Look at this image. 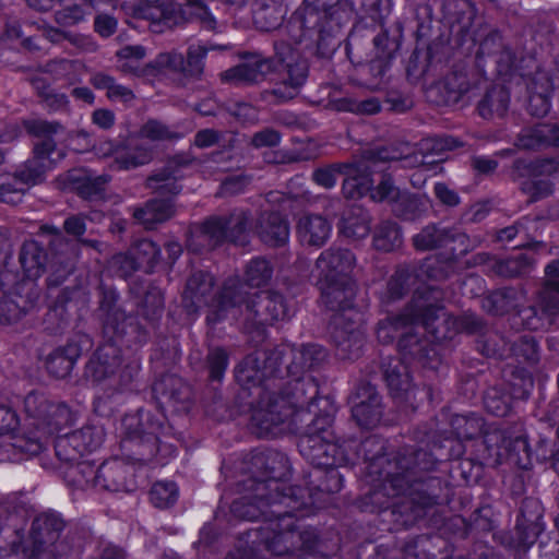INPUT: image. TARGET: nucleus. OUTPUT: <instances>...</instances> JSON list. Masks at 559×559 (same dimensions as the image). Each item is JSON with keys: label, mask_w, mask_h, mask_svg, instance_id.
Listing matches in <instances>:
<instances>
[{"label": "nucleus", "mask_w": 559, "mask_h": 559, "mask_svg": "<svg viewBox=\"0 0 559 559\" xmlns=\"http://www.w3.org/2000/svg\"><path fill=\"white\" fill-rule=\"evenodd\" d=\"M273 274L270 262L262 258L252 259L246 269L247 283L252 287L266 284Z\"/></svg>", "instance_id": "46"}, {"label": "nucleus", "mask_w": 559, "mask_h": 559, "mask_svg": "<svg viewBox=\"0 0 559 559\" xmlns=\"http://www.w3.org/2000/svg\"><path fill=\"white\" fill-rule=\"evenodd\" d=\"M138 136L150 142H164L180 138L171 127L156 119H150L143 123Z\"/></svg>", "instance_id": "43"}, {"label": "nucleus", "mask_w": 559, "mask_h": 559, "mask_svg": "<svg viewBox=\"0 0 559 559\" xmlns=\"http://www.w3.org/2000/svg\"><path fill=\"white\" fill-rule=\"evenodd\" d=\"M250 182L251 178L243 174L229 176L222 182L219 193L222 195L239 194L246 190Z\"/></svg>", "instance_id": "57"}, {"label": "nucleus", "mask_w": 559, "mask_h": 559, "mask_svg": "<svg viewBox=\"0 0 559 559\" xmlns=\"http://www.w3.org/2000/svg\"><path fill=\"white\" fill-rule=\"evenodd\" d=\"M173 213V204L168 200H152L143 207L135 209L133 216L146 228H152L154 224L171 217Z\"/></svg>", "instance_id": "38"}, {"label": "nucleus", "mask_w": 559, "mask_h": 559, "mask_svg": "<svg viewBox=\"0 0 559 559\" xmlns=\"http://www.w3.org/2000/svg\"><path fill=\"white\" fill-rule=\"evenodd\" d=\"M559 313V300L557 297H551L543 305L542 312L535 307H525L515 314L514 321H521L522 325L528 330H540L550 324L551 318Z\"/></svg>", "instance_id": "33"}, {"label": "nucleus", "mask_w": 559, "mask_h": 559, "mask_svg": "<svg viewBox=\"0 0 559 559\" xmlns=\"http://www.w3.org/2000/svg\"><path fill=\"white\" fill-rule=\"evenodd\" d=\"M433 191L436 198L447 206H456L460 203L459 194L443 182H437Z\"/></svg>", "instance_id": "62"}, {"label": "nucleus", "mask_w": 559, "mask_h": 559, "mask_svg": "<svg viewBox=\"0 0 559 559\" xmlns=\"http://www.w3.org/2000/svg\"><path fill=\"white\" fill-rule=\"evenodd\" d=\"M459 141L454 138L447 136L440 139L426 140L423 143V150H432L436 153H440L442 151H451L459 146Z\"/></svg>", "instance_id": "63"}, {"label": "nucleus", "mask_w": 559, "mask_h": 559, "mask_svg": "<svg viewBox=\"0 0 559 559\" xmlns=\"http://www.w3.org/2000/svg\"><path fill=\"white\" fill-rule=\"evenodd\" d=\"M213 284L212 275L205 272L200 271L189 277L182 295V302L188 312H194L203 306H211L212 310L207 317H215L222 293H219L217 298H212ZM206 319L210 323L217 322L211 321L209 318Z\"/></svg>", "instance_id": "17"}, {"label": "nucleus", "mask_w": 559, "mask_h": 559, "mask_svg": "<svg viewBox=\"0 0 559 559\" xmlns=\"http://www.w3.org/2000/svg\"><path fill=\"white\" fill-rule=\"evenodd\" d=\"M323 305L333 312L329 330L336 345L337 356L354 359L364 345L362 313L356 307V278L317 284Z\"/></svg>", "instance_id": "3"}, {"label": "nucleus", "mask_w": 559, "mask_h": 559, "mask_svg": "<svg viewBox=\"0 0 559 559\" xmlns=\"http://www.w3.org/2000/svg\"><path fill=\"white\" fill-rule=\"evenodd\" d=\"M527 90V108L531 115L544 117L550 109L552 81L548 72L538 69L534 75L525 78L521 74Z\"/></svg>", "instance_id": "21"}, {"label": "nucleus", "mask_w": 559, "mask_h": 559, "mask_svg": "<svg viewBox=\"0 0 559 559\" xmlns=\"http://www.w3.org/2000/svg\"><path fill=\"white\" fill-rule=\"evenodd\" d=\"M511 353L523 361L534 364L538 360L536 341L530 335L520 336L510 347Z\"/></svg>", "instance_id": "48"}, {"label": "nucleus", "mask_w": 559, "mask_h": 559, "mask_svg": "<svg viewBox=\"0 0 559 559\" xmlns=\"http://www.w3.org/2000/svg\"><path fill=\"white\" fill-rule=\"evenodd\" d=\"M207 49L201 46H191L188 50L187 62L181 53L166 52L160 53L155 62L159 68L169 69L178 72H188L190 74H200L203 70L202 59Z\"/></svg>", "instance_id": "26"}, {"label": "nucleus", "mask_w": 559, "mask_h": 559, "mask_svg": "<svg viewBox=\"0 0 559 559\" xmlns=\"http://www.w3.org/2000/svg\"><path fill=\"white\" fill-rule=\"evenodd\" d=\"M401 158L389 155L386 150H380L371 153L366 160L357 165L333 164L318 168L312 173V180L325 189H331L336 185L337 177L345 174L347 178L343 183V191L349 198L362 197L369 192L372 186L370 174L378 170V163L384 160L397 162Z\"/></svg>", "instance_id": "11"}, {"label": "nucleus", "mask_w": 559, "mask_h": 559, "mask_svg": "<svg viewBox=\"0 0 559 559\" xmlns=\"http://www.w3.org/2000/svg\"><path fill=\"white\" fill-rule=\"evenodd\" d=\"M130 250L139 267L146 272L154 267L160 255V249L148 239L139 240Z\"/></svg>", "instance_id": "42"}, {"label": "nucleus", "mask_w": 559, "mask_h": 559, "mask_svg": "<svg viewBox=\"0 0 559 559\" xmlns=\"http://www.w3.org/2000/svg\"><path fill=\"white\" fill-rule=\"evenodd\" d=\"M128 320L129 318L120 309L115 308L108 313L104 324V333L108 342L97 348L85 368L87 379L95 383L107 381L108 386L117 391L126 388L139 369L136 364H129L119 370L121 358L117 341L126 333Z\"/></svg>", "instance_id": "8"}, {"label": "nucleus", "mask_w": 559, "mask_h": 559, "mask_svg": "<svg viewBox=\"0 0 559 559\" xmlns=\"http://www.w3.org/2000/svg\"><path fill=\"white\" fill-rule=\"evenodd\" d=\"M154 159V150L144 144L120 143L117 157L111 162L114 170H132L148 165Z\"/></svg>", "instance_id": "28"}, {"label": "nucleus", "mask_w": 559, "mask_h": 559, "mask_svg": "<svg viewBox=\"0 0 559 559\" xmlns=\"http://www.w3.org/2000/svg\"><path fill=\"white\" fill-rule=\"evenodd\" d=\"M63 527V521L57 514L38 515L32 524L34 548L29 559H56V543Z\"/></svg>", "instance_id": "16"}, {"label": "nucleus", "mask_w": 559, "mask_h": 559, "mask_svg": "<svg viewBox=\"0 0 559 559\" xmlns=\"http://www.w3.org/2000/svg\"><path fill=\"white\" fill-rule=\"evenodd\" d=\"M501 436V445H499L498 461L501 462L504 459L516 461V452L525 450L527 443L522 437Z\"/></svg>", "instance_id": "51"}, {"label": "nucleus", "mask_w": 559, "mask_h": 559, "mask_svg": "<svg viewBox=\"0 0 559 559\" xmlns=\"http://www.w3.org/2000/svg\"><path fill=\"white\" fill-rule=\"evenodd\" d=\"M371 198L374 201H386L392 204H395L396 200L401 198V191L392 181L390 176L383 175L381 181L378 183V186L371 190Z\"/></svg>", "instance_id": "49"}, {"label": "nucleus", "mask_w": 559, "mask_h": 559, "mask_svg": "<svg viewBox=\"0 0 559 559\" xmlns=\"http://www.w3.org/2000/svg\"><path fill=\"white\" fill-rule=\"evenodd\" d=\"M104 439V427L88 424L79 430L58 437L55 443L56 455L66 463H76L84 454L97 450Z\"/></svg>", "instance_id": "14"}, {"label": "nucleus", "mask_w": 559, "mask_h": 559, "mask_svg": "<svg viewBox=\"0 0 559 559\" xmlns=\"http://www.w3.org/2000/svg\"><path fill=\"white\" fill-rule=\"evenodd\" d=\"M286 71L287 78L272 91V94L281 102L292 99L297 95L299 87L307 79L308 68L305 61L299 60L294 63L288 62Z\"/></svg>", "instance_id": "34"}, {"label": "nucleus", "mask_w": 559, "mask_h": 559, "mask_svg": "<svg viewBox=\"0 0 559 559\" xmlns=\"http://www.w3.org/2000/svg\"><path fill=\"white\" fill-rule=\"evenodd\" d=\"M19 428L20 419L16 412L9 406L0 405V437L5 438L0 444V451L3 452L1 460L17 461L26 454V451L12 445L15 437L25 436V431L20 432Z\"/></svg>", "instance_id": "24"}, {"label": "nucleus", "mask_w": 559, "mask_h": 559, "mask_svg": "<svg viewBox=\"0 0 559 559\" xmlns=\"http://www.w3.org/2000/svg\"><path fill=\"white\" fill-rule=\"evenodd\" d=\"M23 412L27 432L25 431V436L15 437L12 445L26 451V455L38 454L47 439L73 421V415L66 404L38 391H32L24 397Z\"/></svg>", "instance_id": "7"}, {"label": "nucleus", "mask_w": 559, "mask_h": 559, "mask_svg": "<svg viewBox=\"0 0 559 559\" xmlns=\"http://www.w3.org/2000/svg\"><path fill=\"white\" fill-rule=\"evenodd\" d=\"M427 206L428 199L426 197L413 195L403 191L394 204V211L404 219H415L427 210Z\"/></svg>", "instance_id": "41"}, {"label": "nucleus", "mask_w": 559, "mask_h": 559, "mask_svg": "<svg viewBox=\"0 0 559 559\" xmlns=\"http://www.w3.org/2000/svg\"><path fill=\"white\" fill-rule=\"evenodd\" d=\"M520 294L513 288H502L491 293V313L503 314L519 305Z\"/></svg>", "instance_id": "47"}, {"label": "nucleus", "mask_w": 559, "mask_h": 559, "mask_svg": "<svg viewBox=\"0 0 559 559\" xmlns=\"http://www.w3.org/2000/svg\"><path fill=\"white\" fill-rule=\"evenodd\" d=\"M407 486L408 479L404 472L392 473L386 471L381 487L374 489L369 499L379 510H384L390 507L389 498L404 493Z\"/></svg>", "instance_id": "32"}, {"label": "nucleus", "mask_w": 559, "mask_h": 559, "mask_svg": "<svg viewBox=\"0 0 559 559\" xmlns=\"http://www.w3.org/2000/svg\"><path fill=\"white\" fill-rule=\"evenodd\" d=\"M402 234L396 223L384 221L380 223L373 233V247L381 251H393L401 247Z\"/></svg>", "instance_id": "39"}, {"label": "nucleus", "mask_w": 559, "mask_h": 559, "mask_svg": "<svg viewBox=\"0 0 559 559\" xmlns=\"http://www.w3.org/2000/svg\"><path fill=\"white\" fill-rule=\"evenodd\" d=\"M150 497L156 508H168L177 501L178 487L173 481H157L153 485Z\"/></svg>", "instance_id": "45"}, {"label": "nucleus", "mask_w": 559, "mask_h": 559, "mask_svg": "<svg viewBox=\"0 0 559 559\" xmlns=\"http://www.w3.org/2000/svg\"><path fill=\"white\" fill-rule=\"evenodd\" d=\"M37 297L33 283H22L13 292L5 294L0 301V323L17 322L34 309Z\"/></svg>", "instance_id": "19"}, {"label": "nucleus", "mask_w": 559, "mask_h": 559, "mask_svg": "<svg viewBox=\"0 0 559 559\" xmlns=\"http://www.w3.org/2000/svg\"><path fill=\"white\" fill-rule=\"evenodd\" d=\"M437 88L444 93V104H455L464 96L476 98L481 96L479 102V115L486 117L489 114L487 97L489 95V82L486 75V59L481 52L476 56V73L468 78L463 72L453 71L444 76Z\"/></svg>", "instance_id": "12"}, {"label": "nucleus", "mask_w": 559, "mask_h": 559, "mask_svg": "<svg viewBox=\"0 0 559 559\" xmlns=\"http://www.w3.org/2000/svg\"><path fill=\"white\" fill-rule=\"evenodd\" d=\"M306 506V490L300 487L287 486L275 476L257 481L253 488L252 501L245 506L237 501L233 510L240 516L254 521L262 516H275L276 522L270 523L267 530L274 533L267 539V549L276 556H283L296 550H311L314 545V533L297 531L293 512Z\"/></svg>", "instance_id": "1"}, {"label": "nucleus", "mask_w": 559, "mask_h": 559, "mask_svg": "<svg viewBox=\"0 0 559 559\" xmlns=\"http://www.w3.org/2000/svg\"><path fill=\"white\" fill-rule=\"evenodd\" d=\"M41 84L40 80L34 81L35 88L50 110L57 111L67 107L68 98L64 94L55 93L48 86H41Z\"/></svg>", "instance_id": "53"}, {"label": "nucleus", "mask_w": 559, "mask_h": 559, "mask_svg": "<svg viewBox=\"0 0 559 559\" xmlns=\"http://www.w3.org/2000/svg\"><path fill=\"white\" fill-rule=\"evenodd\" d=\"M111 266L116 269L121 276H128L140 269L134 255L131 253V250L127 253L116 254L111 259Z\"/></svg>", "instance_id": "59"}, {"label": "nucleus", "mask_w": 559, "mask_h": 559, "mask_svg": "<svg viewBox=\"0 0 559 559\" xmlns=\"http://www.w3.org/2000/svg\"><path fill=\"white\" fill-rule=\"evenodd\" d=\"M164 307V298L162 292L153 288L144 297V308L147 309V316L155 319L162 313Z\"/></svg>", "instance_id": "60"}, {"label": "nucleus", "mask_w": 559, "mask_h": 559, "mask_svg": "<svg viewBox=\"0 0 559 559\" xmlns=\"http://www.w3.org/2000/svg\"><path fill=\"white\" fill-rule=\"evenodd\" d=\"M274 70V61L254 55L221 74L222 81L237 86L263 81Z\"/></svg>", "instance_id": "20"}, {"label": "nucleus", "mask_w": 559, "mask_h": 559, "mask_svg": "<svg viewBox=\"0 0 559 559\" xmlns=\"http://www.w3.org/2000/svg\"><path fill=\"white\" fill-rule=\"evenodd\" d=\"M174 10L169 9H163L158 7H150V5H142L140 9V15L152 22V27L154 32H160L162 28H159L160 23L165 22L166 20H169Z\"/></svg>", "instance_id": "56"}, {"label": "nucleus", "mask_w": 559, "mask_h": 559, "mask_svg": "<svg viewBox=\"0 0 559 559\" xmlns=\"http://www.w3.org/2000/svg\"><path fill=\"white\" fill-rule=\"evenodd\" d=\"M20 263L28 283L37 280L45 271L46 253L36 241H26L22 246Z\"/></svg>", "instance_id": "36"}, {"label": "nucleus", "mask_w": 559, "mask_h": 559, "mask_svg": "<svg viewBox=\"0 0 559 559\" xmlns=\"http://www.w3.org/2000/svg\"><path fill=\"white\" fill-rule=\"evenodd\" d=\"M85 12L78 3L66 5L56 11L55 20L61 26H72L84 20Z\"/></svg>", "instance_id": "54"}, {"label": "nucleus", "mask_w": 559, "mask_h": 559, "mask_svg": "<svg viewBox=\"0 0 559 559\" xmlns=\"http://www.w3.org/2000/svg\"><path fill=\"white\" fill-rule=\"evenodd\" d=\"M357 258L345 248L331 247L323 250L316 260L313 275L317 284L355 278Z\"/></svg>", "instance_id": "15"}, {"label": "nucleus", "mask_w": 559, "mask_h": 559, "mask_svg": "<svg viewBox=\"0 0 559 559\" xmlns=\"http://www.w3.org/2000/svg\"><path fill=\"white\" fill-rule=\"evenodd\" d=\"M382 367L391 394L395 399L408 401L412 394V384L406 365L399 358H391L388 362H383Z\"/></svg>", "instance_id": "30"}, {"label": "nucleus", "mask_w": 559, "mask_h": 559, "mask_svg": "<svg viewBox=\"0 0 559 559\" xmlns=\"http://www.w3.org/2000/svg\"><path fill=\"white\" fill-rule=\"evenodd\" d=\"M371 217L360 206H352L344 211L337 225L340 234L349 240H360L370 233Z\"/></svg>", "instance_id": "29"}, {"label": "nucleus", "mask_w": 559, "mask_h": 559, "mask_svg": "<svg viewBox=\"0 0 559 559\" xmlns=\"http://www.w3.org/2000/svg\"><path fill=\"white\" fill-rule=\"evenodd\" d=\"M109 181L110 177L108 175L86 174L79 179L76 190L85 199L100 198Z\"/></svg>", "instance_id": "44"}, {"label": "nucleus", "mask_w": 559, "mask_h": 559, "mask_svg": "<svg viewBox=\"0 0 559 559\" xmlns=\"http://www.w3.org/2000/svg\"><path fill=\"white\" fill-rule=\"evenodd\" d=\"M210 378L221 381L228 366V355L223 348H214L207 355Z\"/></svg>", "instance_id": "50"}, {"label": "nucleus", "mask_w": 559, "mask_h": 559, "mask_svg": "<svg viewBox=\"0 0 559 559\" xmlns=\"http://www.w3.org/2000/svg\"><path fill=\"white\" fill-rule=\"evenodd\" d=\"M129 466L119 460L108 461L97 468L94 478V488L108 491L130 490L127 475Z\"/></svg>", "instance_id": "27"}, {"label": "nucleus", "mask_w": 559, "mask_h": 559, "mask_svg": "<svg viewBox=\"0 0 559 559\" xmlns=\"http://www.w3.org/2000/svg\"><path fill=\"white\" fill-rule=\"evenodd\" d=\"M332 234V224L321 214L305 213L296 223V235L301 245L321 248Z\"/></svg>", "instance_id": "23"}, {"label": "nucleus", "mask_w": 559, "mask_h": 559, "mask_svg": "<svg viewBox=\"0 0 559 559\" xmlns=\"http://www.w3.org/2000/svg\"><path fill=\"white\" fill-rule=\"evenodd\" d=\"M215 317L211 321H221L226 318L239 319L253 325H271L290 317V307L283 295L273 290L255 293L249 296L245 285L238 278H229L218 301Z\"/></svg>", "instance_id": "5"}, {"label": "nucleus", "mask_w": 559, "mask_h": 559, "mask_svg": "<svg viewBox=\"0 0 559 559\" xmlns=\"http://www.w3.org/2000/svg\"><path fill=\"white\" fill-rule=\"evenodd\" d=\"M448 322L442 307L427 302L417 297L406 311L397 317L382 321L377 330L379 341L390 343L399 337V347L404 354L421 359L428 356L427 342L418 337V330L429 332L433 341H441L447 334L441 332L436 322Z\"/></svg>", "instance_id": "4"}, {"label": "nucleus", "mask_w": 559, "mask_h": 559, "mask_svg": "<svg viewBox=\"0 0 559 559\" xmlns=\"http://www.w3.org/2000/svg\"><path fill=\"white\" fill-rule=\"evenodd\" d=\"M331 425L330 416L316 418L298 442L300 453L318 467L344 466L354 460V454L350 451L356 442L354 440L342 443L335 441Z\"/></svg>", "instance_id": "10"}, {"label": "nucleus", "mask_w": 559, "mask_h": 559, "mask_svg": "<svg viewBox=\"0 0 559 559\" xmlns=\"http://www.w3.org/2000/svg\"><path fill=\"white\" fill-rule=\"evenodd\" d=\"M46 71L55 80H64L68 84H74L81 80L84 66L78 60H53L46 66Z\"/></svg>", "instance_id": "40"}, {"label": "nucleus", "mask_w": 559, "mask_h": 559, "mask_svg": "<svg viewBox=\"0 0 559 559\" xmlns=\"http://www.w3.org/2000/svg\"><path fill=\"white\" fill-rule=\"evenodd\" d=\"M412 274L407 269H400L388 283V295L390 299L401 298L409 287Z\"/></svg>", "instance_id": "52"}, {"label": "nucleus", "mask_w": 559, "mask_h": 559, "mask_svg": "<svg viewBox=\"0 0 559 559\" xmlns=\"http://www.w3.org/2000/svg\"><path fill=\"white\" fill-rule=\"evenodd\" d=\"M462 237L453 230L440 228L437 225H428L413 237V243L417 250H431Z\"/></svg>", "instance_id": "37"}, {"label": "nucleus", "mask_w": 559, "mask_h": 559, "mask_svg": "<svg viewBox=\"0 0 559 559\" xmlns=\"http://www.w3.org/2000/svg\"><path fill=\"white\" fill-rule=\"evenodd\" d=\"M533 263H535L533 257L526 253H518L504 262L508 269L507 272L502 270V266H499L498 272L508 276H514L525 272Z\"/></svg>", "instance_id": "55"}, {"label": "nucleus", "mask_w": 559, "mask_h": 559, "mask_svg": "<svg viewBox=\"0 0 559 559\" xmlns=\"http://www.w3.org/2000/svg\"><path fill=\"white\" fill-rule=\"evenodd\" d=\"M258 233L266 245L280 247L289 239V225L280 213H265L261 216Z\"/></svg>", "instance_id": "31"}, {"label": "nucleus", "mask_w": 559, "mask_h": 559, "mask_svg": "<svg viewBox=\"0 0 559 559\" xmlns=\"http://www.w3.org/2000/svg\"><path fill=\"white\" fill-rule=\"evenodd\" d=\"M41 231L52 236L49 245L55 251L56 257L50 264L52 273L48 277V282L50 285H58L73 270L72 254H69L70 242L66 239L62 233L53 226H44Z\"/></svg>", "instance_id": "22"}, {"label": "nucleus", "mask_w": 559, "mask_h": 559, "mask_svg": "<svg viewBox=\"0 0 559 559\" xmlns=\"http://www.w3.org/2000/svg\"><path fill=\"white\" fill-rule=\"evenodd\" d=\"M352 414L357 424L364 428L374 427L381 418L380 396L374 386L360 384L350 396Z\"/></svg>", "instance_id": "18"}, {"label": "nucleus", "mask_w": 559, "mask_h": 559, "mask_svg": "<svg viewBox=\"0 0 559 559\" xmlns=\"http://www.w3.org/2000/svg\"><path fill=\"white\" fill-rule=\"evenodd\" d=\"M116 28L117 21L110 15L100 14L95 19V31L103 37H109Z\"/></svg>", "instance_id": "64"}, {"label": "nucleus", "mask_w": 559, "mask_h": 559, "mask_svg": "<svg viewBox=\"0 0 559 559\" xmlns=\"http://www.w3.org/2000/svg\"><path fill=\"white\" fill-rule=\"evenodd\" d=\"M236 380L257 401L251 403V423L260 437L275 435V429L292 415V401L283 394L284 374L270 352L258 350L248 355L236 368Z\"/></svg>", "instance_id": "2"}, {"label": "nucleus", "mask_w": 559, "mask_h": 559, "mask_svg": "<svg viewBox=\"0 0 559 559\" xmlns=\"http://www.w3.org/2000/svg\"><path fill=\"white\" fill-rule=\"evenodd\" d=\"M249 213L243 210L234 211L228 217H212L207 219L201 235L209 246L215 247L224 241L245 246L249 241Z\"/></svg>", "instance_id": "13"}, {"label": "nucleus", "mask_w": 559, "mask_h": 559, "mask_svg": "<svg viewBox=\"0 0 559 559\" xmlns=\"http://www.w3.org/2000/svg\"><path fill=\"white\" fill-rule=\"evenodd\" d=\"M80 355L81 348L76 343H68L66 346L55 349L47 358L48 372L56 378L67 377Z\"/></svg>", "instance_id": "35"}, {"label": "nucleus", "mask_w": 559, "mask_h": 559, "mask_svg": "<svg viewBox=\"0 0 559 559\" xmlns=\"http://www.w3.org/2000/svg\"><path fill=\"white\" fill-rule=\"evenodd\" d=\"M186 163L169 160L162 169L156 170L146 180L147 188L163 195H176L181 191L179 180L183 178Z\"/></svg>", "instance_id": "25"}, {"label": "nucleus", "mask_w": 559, "mask_h": 559, "mask_svg": "<svg viewBox=\"0 0 559 559\" xmlns=\"http://www.w3.org/2000/svg\"><path fill=\"white\" fill-rule=\"evenodd\" d=\"M23 126L29 134L44 140L35 144L34 156L16 171L13 182L0 185V202L8 204L20 203L24 193V186L39 183L45 174L63 157V153L57 150L50 138L62 130L60 123L31 119L25 120Z\"/></svg>", "instance_id": "6"}, {"label": "nucleus", "mask_w": 559, "mask_h": 559, "mask_svg": "<svg viewBox=\"0 0 559 559\" xmlns=\"http://www.w3.org/2000/svg\"><path fill=\"white\" fill-rule=\"evenodd\" d=\"M533 133L539 143L559 146V126H538Z\"/></svg>", "instance_id": "61"}, {"label": "nucleus", "mask_w": 559, "mask_h": 559, "mask_svg": "<svg viewBox=\"0 0 559 559\" xmlns=\"http://www.w3.org/2000/svg\"><path fill=\"white\" fill-rule=\"evenodd\" d=\"M324 350L319 345H305L296 347L290 344H282L270 352V360H274L278 369L285 365L284 390L286 399L292 401L294 408L304 407L312 402L318 394V385L306 373L324 359Z\"/></svg>", "instance_id": "9"}, {"label": "nucleus", "mask_w": 559, "mask_h": 559, "mask_svg": "<svg viewBox=\"0 0 559 559\" xmlns=\"http://www.w3.org/2000/svg\"><path fill=\"white\" fill-rule=\"evenodd\" d=\"M281 139L278 131L266 128L255 132L250 140V144L255 148L273 147L280 144Z\"/></svg>", "instance_id": "58"}]
</instances>
